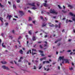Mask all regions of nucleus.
Masks as SVG:
<instances>
[{
  "label": "nucleus",
  "instance_id": "nucleus-56",
  "mask_svg": "<svg viewBox=\"0 0 75 75\" xmlns=\"http://www.w3.org/2000/svg\"><path fill=\"white\" fill-rule=\"evenodd\" d=\"M58 27V25H55V27L56 28H57V27Z\"/></svg>",
  "mask_w": 75,
  "mask_h": 75
},
{
  "label": "nucleus",
  "instance_id": "nucleus-58",
  "mask_svg": "<svg viewBox=\"0 0 75 75\" xmlns=\"http://www.w3.org/2000/svg\"><path fill=\"white\" fill-rule=\"evenodd\" d=\"M45 19L46 20V21H47V20H48V19L46 17L45 18Z\"/></svg>",
  "mask_w": 75,
  "mask_h": 75
},
{
  "label": "nucleus",
  "instance_id": "nucleus-28",
  "mask_svg": "<svg viewBox=\"0 0 75 75\" xmlns=\"http://www.w3.org/2000/svg\"><path fill=\"white\" fill-rule=\"evenodd\" d=\"M72 54L74 55V54H75V52L73 53V52H71L70 53V55H72Z\"/></svg>",
  "mask_w": 75,
  "mask_h": 75
},
{
  "label": "nucleus",
  "instance_id": "nucleus-20",
  "mask_svg": "<svg viewBox=\"0 0 75 75\" xmlns=\"http://www.w3.org/2000/svg\"><path fill=\"white\" fill-rule=\"evenodd\" d=\"M61 23H59V24L58 28H61Z\"/></svg>",
  "mask_w": 75,
  "mask_h": 75
},
{
  "label": "nucleus",
  "instance_id": "nucleus-45",
  "mask_svg": "<svg viewBox=\"0 0 75 75\" xmlns=\"http://www.w3.org/2000/svg\"><path fill=\"white\" fill-rule=\"evenodd\" d=\"M69 69H70V70H72L73 69V68L71 67V68H69Z\"/></svg>",
  "mask_w": 75,
  "mask_h": 75
},
{
  "label": "nucleus",
  "instance_id": "nucleus-22",
  "mask_svg": "<svg viewBox=\"0 0 75 75\" xmlns=\"http://www.w3.org/2000/svg\"><path fill=\"white\" fill-rule=\"evenodd\" d=\"M19 12L20 13L22 14H24V13H23V11H19Z\"/></svg>",
  "mask_w": 75,
  "mask_h": 75
},
{
  "label": "nucleus",
  "instance_id": "nucleus-7",
  "mask_svg": "<svg viewBox=\"0 0 75 75\" xmlns=\"http://www.w3.org/2000/svg\"><path fill=\"white\" fill-rule=\"evenodd\" d=\"M62 38H61L60 39H59L58 40H57L55 42V43H57V42H58V41H61V40H62Z\"/></svg>",
  "mask_w": 75,
  "mask_h": 75
},
{
  "label": "nucleus",
  "instance_id": "nucleus-17",
  "mask_svg": "<svg viewBox=\"0 0 75 75\" xmlns=\"http://www.w3.org/2000/svg\"><path fill=\"white\" fill-rule=\"evenodd\" d=\"M3 18H2L1 17H0V20L1 21L2 23H3Z\"/></svg>",
  "mask_w": 75,
  "mask_h": 75
},
{
  "label": "nucleus",
  "instance_id": "nucleus-23",
  "mask_svg": "<svg viewBox=\"0 0 75 75\" xmlns=\"http://www.w3.org/2000/svg\"><path fill=\"white\" fill-rule=\"evenodd\" d=\"M62 11L63 13H67V11H64L63 10Z\"/></svg>",
  "mask_w": 75,
  "mask_h": 75
},
{
  "label": "nucleus",
  "instance_id": "nucleus-62",
  "mask_svg": "<svg viewBox=\"0 0 75 75\" xmlns=\"http://www.w3.org/2000/svg\"><path fill=\"white\" fill-rule=\"evenodd\" d=\"M73 32H74V33H75V29H73Z\"/></svg>",
  "mask_w": 75,
  "mask_h": 75
},
{
  "label": "nucleus",
  "instance_id": "nucleus-63",
  "mask_svg": "<svg viewBox=\"0 0 75 75\" xmlns=\"http://www.w3.org/2000/svg\"><path fill=\"white\" fill-rule=\"evenodd\" d=\"M15 17H16V18H18V16H14Z\"/></svg>",
  "mask_w": 75,
  "mask_h": 75
},
{
  "label": "nucleus",
  "instance_id": "nucleus-18",
  "mask_svg": "<svg viewBox=\"0 0 75 75\" xmlns=\"http://www.w3.org/2000/svg\"><path fill=\"white\" fill-rule=\"evenodd\" d=\"M28 34H30V35H31V34H32V33H31V30L28 31Z\"/></svg>",
  "mask_w": 75,
  "mask_h": 75
},
{
  "label": "nucleus",
  "instance_id": "nucleus-51",
  "mask_svg": "<svg viewBox=\"0 0 75 75\" xmlns=\"http://www.w3.org/2000/svg\"><path fill=\"white\" fill-rule=\"evenodd\" d=\"M60 44H61V43H59L58 44H57V46H59Z\"/></svg>",
  "mask_w": 75,
  "mask_h": 75
},
{
  "label": "nucleus",
  "instance_id": "nucleus-30",
  "mask_svg": "<svg viewBox=\"0 0 75 75\" xmlns=\"http://www.w3.org/2000/svg\"><path fill=\"white\" fill-rule=\"evenodd\" d=\"M50 27H54V25L53 24H52L51 25H50Z\"/></svg>",
  "mask_w": 75,
  "mask_h": 75
},
{
  "label": "nucleus",
  "instance_id": "nucleus-41",
  "mask_svg": "<svg viewBox=\"0 0 75 75\" xmlns=\"http://www.w3.org/2000/svg\"><path fill=\"white\" fill-rule=\"evenodd\" d=\"M44 47H47V44H45Z\"/></svg>",
  "mask_w": 75,
  "mask_h": 75
},
{
  "label": "nucleus",
  "instance_id": "nucleus-60",
  "mask_svg": "<svg viewBox=\"0 0 75 75\" xmlns=\"http://www.w3.org/2000/svg\"><path fill=\"white\" fill-rule=\"evenodd\" d=\"M47 35H45V38H47Z\"/></svg>",
  "mask_w": 75,
  "mask_h": 75
},
{
  "label": "nucleus",
  "instance_id": "nucleus-2",
  "mask_svg": "<svg viewBox=\"0 0 75 75\" xmlns=\"http://www.w3.org/2000/svg\"><path fill=\"white\" fill-rule=\"evenodd\" d=\"M64 56H62V57H59L58 59V61H59V60H60V61H61V59H62V61H64L65 60V59H64Z\"/></svg>",
  "mask_w": 75,
  "mask_h": 75
},
{
  "label": "nucleus",
  "instance_id": "nucleus-40",
  "mask_svg": "<svg viewBox=\"0 0 75 75\" xmlns=\"http://www.w3.org/2000/svg\"><path fill=\"white\" fill-rule=\"evenodd\" d=\"M33 24H35V21H33Z\"/></svg>",
  "mask_w": 75,
  "mask_h": 75
},
{
  "label": "nucleus",
  "instance_id": "nucleus-5",
  "mask_svg": "<svg viewBox=\"0 0 75 75\" xmlns=\"http://www.w3.org/2000/svg\"><path fill=\"white\" fill-rule=\"evenodd\" d=\"M32 51H33L32 52V54H33V55H35V54H36V53H34L33 52V51H36V50H35V49H32Z\"/></svg>",
  "mask_w": 75,
  "mask_h": 75
},
{
  "label": "nucleus",
  "instance_id": "nucleus-48",
  "mask_svg": "<svg viewBox=\"0 0 75 75\" xmlns=\"http://www.w3.org/2000/svg\"><path fill=\"white\" fill-rule=\"evenodd\" d=\"M34 69H36V67L35 66H34Z\"/></svg>",
  "mask_w": 75,
  "mask_h": 75
},
{
  "label": "nucleus",
  "instance_id": "nucleus-12",
  "mask_svg": "<svg viewBox=\"0 0 75 75\" xmlns=\"http://www.w3.org/2000/svg\"><path fill=\"white\" fill-rule=\"evenodd\" d=\"M32 39L33 40V41H35L36 40V39H35V37L34 36H33Z\"/></svg>",
  "mask_w": 75,
  "mask_h": 75
},
{
  "label": "nucleus",
  "instance_id": "nucleus-61",
  "mask_svg": "<svg viewBox=\"0 0 75 75\" xmlns=\"http://www.w3.org/2000/svg\"><path fill=\"white\" fill-rule=\"evenodd\" d=\"M47 67H48V68H49V67H50V65H47Z\"/></svg>",
  "mask_w": 75,
  "mask_h": 75
},
{
  "label": "nucleus",
  "instance_id": "nucleus-34",
  "mask_svg": "<svg viewBox=\"0 0 75 75\" xmlns=\"http://www.w3.org/2000/svg\"><path fill=\"white\" fill-rule=\"evenodd\" d=\"M32 10H35V9H37V8L35 7H33L32 8Z\"/></svg>",
  "mask_w": 75,
  "mask_h": 75
},
{
  "label": "nucleus",
  "instance_id": "nucleus-26",
  "mask_svg": "<svg viewBox=\"0 0 75 75\" xmlns=\"http://www.w3.org/2000/svg\"><path fill=\"white\" fill-rule=\"evenodd\" d=\"M38 51L39 52H40L41 54L43 53V52L42 51H41V50H38Z\"/></svg>",
  "mask_w": 75,
  "mask_h": 75
},
{
  "label": "nucleus",
  "instance_id": "nucleus-59",
  "mask_svg": "<svg viewBox=\"0 0 75 75\" xmlns=\"http://www.w3.org/2000/svg\"><path fill=\"white\" fill-rule=\"evenodd\" d=\"M58 7H59V8H61V6H60L58 5Z\"/></svg>",
  "mask_w": 75,
  "mask_h": 75
},
{
  "label": "nucleus",
  "instance_id": "nucleus-36",
  "mask_svg": "<svg viewBox=\"0 0 75 75\" xmlns=\"http://www.w3.org/2000/svg\"><path fill=\"white\" fill-rule=\"evenodd\" d=\"M4 35V34L3 33H1V36H2V37H3Z\"/></svg>",
  "mask_w": 75,
  "mask_h": 75
},
{
  "label": "nucleus",
  "instance_id": "nucleus-27",
  "mask_svg": "<svg viewBox=\"0 0 75 75\" xmlns=\"http://www.w3.org/2000/svg\"><path fill=\"white\" fill-rule=\"evenodd\" d=\"M71 18L73 21H75V18L74 17Z\"/></svg>",
  "mask_w": 75,
  "mask_h": 75
},
{
  "label": "nucleus",
  "instance_id": "nucleus-8",
  "mask_svg": "<svg viewBox=\"0 0 75 75\" xmlns=\"http://www.w3.org/2000/svg\"><path fill=\"white\" fill-rule=\"evenodd\" d=\"M69 14L71 16H73V17H75V15L74 14H73L71 12H70Z\"/></svg>",
  "mask_w": 75,
  "mask_h": 75
},
{
  "label": "nucleus",
  "instance_id": "nucleus-14",
  "mask_svg": "<svg viewBox=\"0 0 75 75\" xmlns=\"http://www.w3.org/2000/svg\"><path fill=\"white\" fill-rule=\"evenodd\" d=\"M19 52V53H20V54H23V50H20Z\"/></svg>",
  "mask_w": 75,
  "mask_h": 75
},
{
  "label": "nucleus",
  "instance_id": "nucleus-3",
  "mask_svg": "<svg viewBox=\"0 0 75 75\" xmlns=\"http://www.w3.org/2000/svg\"><path fill=\"white\" fill-rule=\"evenodd\" d=\"M2 68H3L4 69H6V70H9V69L8 68V67H6V66H2Z\"/></svg>",
  "mask_w": 75,
  "mask_h": 75
},
{
  "label": "nucleus",
  "instance_id": "nucleus-29",
  "mask_svg": "<svg viewBox=\"0 0 75 75\" xmlns=\"http://www.w3.org/2000/svg\"><path fill=\"white\" fill-rule=\"evenodd\" d=\"M46 63L47 64H50V62L48 61H46Z\"/></svg>",
  "mask_w": 75,
  "mask_h": 75
},
{
  "label": "nucleus",
  "instance_id": "nucleus-24",
  "mask_svg": "<svg viewBox=\"0 0 75 75\" xmlns=\"http://www.w3.org/2000/svg\"><path fill=\"white\" fill-rule=\"evenodd\" d=\"M0 6L1 7H4V6L2 5L0 3Z\"/></svg>",
  "mask_w": 75,
  "mask_h": 75
},
{
  "label": "nucleus",
  "instance_id": "nucleus-49",
  "mask_svg": "<svg viewBox=\"0 0 75 75\" xmlns=\"http://www.w3.org/2000/svg\"><path fill=\"white\" fill-rule=\"evenodd\" d=\"M5 24L6 25H8V23H6Z\"/></svg>",
  "mask_w": 75,
  "mask_h": 75
},
{
  "label": "nucleus",
  "instance_id": "nucleus-39",
  "mask_svg": "<svg viewBox=\"0 0 75 75\" xmlns=\"http://www.w3.org/2000/svg\"><path fill=\"white\" fill-rule=\"evenodd\" d=\"M17 3H19V2H20V0H18L17 1Z\"/></svg>",
  "mask_w": 75,
  "mask_h": 75
},
{
  "label": "nucleus",
  "instance_id": "nucleus-55",
  "mask_svg": "<svg viewBox=\"0 0 75 75\" xmlns=\"http://www.w3.org/2000/svg\"><path fill=\"white\" fill-rule=\"evenodd\" d=\"M29 52L30 54H31V50H29Z\"/></svg>",
  "mask_w": 75,
  "mask_h": 75
},
{
  "label": "nucleus",
  "instance_id": "nucleus-25",
  "mask_svg": "<svg viewBox=\"0 0 75 75\" xmlns=\"http://www.w3.org/2000/svg\"><path fill=\"white\" fill-rule=\"evenodd\" d=\"M31 20H32V19L31 17H29V21H31Z\"/></svg>",
  "mask_w": 75,
  "mask_h": 75
},
{
  "label": "nucleus",
  "instance_id": "nucleus-32",
  "mask_svg": "<svg viewBox=\"0 0 75 75\" xmlns=\"http://www.w3.org/2000/svg\"><path fill=\"white\" fill-rule=\"evenodd\" d=\"M14 62H15V64H17V65H18H18H19V64H17V62H16V61H14Z\"/></svg>",
  "mask_w": 75,
  "mask_h": 75
},
{
  "label": "nucleus",
  "instance_id": "nucleus-19",
  "mask_svg": "<svg viewBox=\"0 0 75 75\" xmlns=\"http://www.w3.org/2000/svg\"><path fill=\"white\" fill-rule=\"evenodd\" d=\"M43 6H45V7H47V5L46 3H44L43 4Z\"/></svg>",
  "mask_w": 75,
  "mask_h": 75
},
{
  "label": "nucleus",
  "instance_id": "nucleus-38",
  "mask_svg": "<svg viewBox=\"0 0 75 75\" xmlns=\"http://www.w3.org/2000/svg\"><path fill=\"white\" fill-rule=\"evenodd\" d=\"M12 32L13 33V34H14V30H12Z\"/></svg>",
  "mask_w": 75,
  "mask_h": 75
},
{
  "label": "nucleus",
  "instance_id": "nucleus-44",
  "mask_svg": "<svg viewBox=\"0 0 75 75\" xmlns=\"http://www.w3.org/2000/svg\"><path fill=\"white\" fill-rule=\"evenodd\" d=\"M41 56L42 57H44V56H45V55H44V54H41Z\"/></svg>",
  "mask_w": 75,
  "mask_h": 75
},
{
  "label": "nucleus",
  "instance_id": "nucleus-4",
  "mask_svg": "<svg viewBox=\"0 0 75 75\" xmlns=\"http://www.w3.org/2000/svg\"><path fill=\"white\" fill-rule=\"evenodd\" d=\"M28 5L29 6H33V7H35V3H33L32 4H28Z\"/></svg>",
  "mask_w": 75,
  "mask_h": 75
},
{
  "label": "nucleus",
  "instance_id": "nucleus-6",
  "mask_svg": "<svg viewBox=\"0 0 75 75\" xmlns=\"http://www.w3.org/2000/svg\"><path fill=\"white\" fill-rule=\"evenodd\" d=\"M39 69H41V68H42V65L41 64H40V65L39 66Z\"/></svg>",
  "mask_w": 75,
  "mask_h": 75
},
{
  "label": "nucleus",
  "instance_id": "nucleus-53",
  "mask_svg": "<svg viewBox=\"0 0 75 75\" xmlns=\"http://www.w3.org/2000/svg\"><path fill=\"white\" fill-rule=\"evenodd\" d=\"M40 61H42V60H43V59H42V58H41L40 59Z\"/></svg>",
  "mask_w": 75,
  "mask_h": 75
},
{
  "label": "nucleus",
  "instance_id": "nucleus-57",
  "mask_svg": "<svg viewBox=\"0 0 75 75\" xmlns=\"http://www.w3.org/2000/svg\"><path fill=\"white\" fill-rule=\"evenodd\" d=\"M20 38H21V36H19L18 38V40H20Z\"/></svg>",
  "mask_w": 75,
  "mask_h": 75
},
{
  "label": "nucleus",
  "instance_id": "nucleus-64",
  "mask_svg": "<svg viewBox=\"0 0 75 75\" xmlns=\"http://www.w3.org/2000/svg\"><path fill=\"white\" fill-rule=\"evenodd\" d=\"M71 41V39H69V40H68V41H69V42H70V41Z\"/></svg>",
  "mask_w": 75,
  "mask_h": 75
},
{
  "label": "nucleus",
  "instance_id": "nucleus-21",
  "mask_svg": "<svg viewBox=\"0 0 75 75\" xmlns=\"http://www.w3.org/2000/svg\"><path fill=\"white\" fill-rule=\"evenodd\" d=\"M69 61H68V60H66V63H68V64H69Z\"/></svg>",
  "mask_w": 75,
  "mask_h": 75
},
{
  "label": "nucleus",
  "instance_id": "nucleus-35",
  "mask_svg": "<svg viewBox=\"0 0 75 75\" xmlns=\"http://www.w3.org/2000/svg\"><path fill=\"white\" fill-rule=\"evenodd\" d=\"M46 63V61H43V64H45Z\"/></svg>",
  "mask_w": 75,
  "mask_h": 75
},
{
  "label": "nucleus",
  "instance_id": "nucleus-16",
  "mask_svg": "<svg viewBox=\"0 0 75 75\" xmlns=\"http://www.w3.org/2000/svg\"><path fill=\"white\" fill-rule=\"evenodd\" d=\"M1 63L2 64H7V62H3V61H2L1 62Z\"/></svg>",
  "mask_w": 75,
  "mask_h": 75
},
{
  "label": "nucleus",
  "instance_id": "nucleus-31",
  "mask_svg": "<svg viewBox=\"0 0 75 75\" xmlns=\"http://www.w3.org/2000/svg\"><path fill=\"white\" fill-rule=\"evenodd\" d=\"M46 58H47V57H44L42 58V59H43V60L44 59L45 60V59H46Z\"/></svg>",
  "mask_w": 75,
  "mask_h": 75
},
{
  "label": "nucleus",
  "instance_id": "nucleus-10",
  "mask_svg": "<svg viewBox=\"0 0 75 75\" xmlns=\"http://www.w3.org/2000/svg\"><path fill=\"white\" fill-rule=\"evenodd\" d=\"M68 22H72V21H71V20H69V21H68V19L66 20V23H68Z\"/></svg>",
  "mask_w": 75,
  "mask_h": 75
},
{
  "label": "nucleus",
  "instance_id": "nucleus-11",
  "mask_svg": "<svg viewBox=\"0 0 75 75\" xmlns=\"http://www.w3.org/2000/svg\"><path fill=\"white\" fill-rule=\"evenodd\" d=\"M2 47L4 48H6V45H4V43H3L2 44Z\"/></svg>",
  "mask_w": 75,
  "mask_h": 75
},
{
  "label": "nucleus",
  "instance_id": "nucleus-52",
  "mask_svg": "<svg viewBox=\"0 0 75 75\" xmlns=\"http://www.w3.org/2000/svg\"><path fill=\"white\" fill-rule=\"evenodd\" d=\"M28 11L29 13H31V11H30V10H28Z\"/></svg>",
  "mask_w": 75,
  "mask_h": 75
},
{
  "label": "nucleus",
  "instance_id": "nucleus-9",
  "mask_svg": "<svg viewBox=\"0 0 75 75\" xmlns=\"http://www.w3.org/2000/svg\"><path fill=\"white\" fill-rule=\"evenodd\" d=\"M7 17H9V20H10L11 19V17H12V16L11 15H8L7 16Z\"/></svg>",
  "mask_w": 75,
  "mask_h": 75
},
{
  "label": "nucleus",
  "instance_id": "nucleus-37",
  "mask_svg": "<svg viewBox=\"0 0 75 75\" xmlns=\"http://www.w3.org/2000/svg\"><path fill=\"white\" fill-rule=\"evenodd\" d=\"M9 37H10V38L11 40L13 39V37H12V36H9Z\"/></svg>",
  "mask_w": 75,
  "mask_h": 75
},
{
  "label": "nucleus",
  "instance_id": "nucleus-43",
  "mask_svg": "<svg viewBox=\"0 0 75 75\" xmlns=\"http://www.w3.org/2000/svg\"><path fill=\"white\" fill-rule=\"evenodd\" d=\"M21 59H20L18 60V62H21Z\"/></svg>",
  "mask_w": 75,
  "mask_h": 75
},
{
  "label": "nucleus",
  "instance_id": "nucleus-15",
  "mask_svg": "<svg viewBox=\"0 0 75 75\" xmlns=\"http://www.w3.org/2000/svg\"><path fill=\"white\" fill-rule=\"evenodd\" d=\"M68 7H70V9H71L72 8H73V7H74L73 6H72L70 5H69L68 6Z\"/></svg>",
  "mask_w": 75,
  "mask_h": 75
},
{
  "label": "nucleus",
  "instance_id": "nucleus-1",
  "mask_svg": "<svg viewBox=\"0 0 75 75\" xmlns=\"http://www.w3.org/2000/svg\"><path fill=\"white\" fill-rule=\"evenodd\" d=\"M50 13H52L53 14H58V12H55V10L53 9H51L50 10Z\"/></svg>",
  "mask_w": 75,
  "mask_h": 75
},
{
  "label": "nucleus",
  "instance_id": "nucleus-54",
  "mask_svg": "<svg viewBox=\"0 0 75 75\" xmlns=\"http://www.w3.org/2000/svg\"><path fill=\"white\" fill-rule=\"evenodd\" d=\"M26 54H29V50H28V52L26 53Z\"/></svg>",
  "mask_w": 75,
  "mask_h": 75
},
{
  "label": "nucleus",
  "instance_id": "nucleus-46",
  "mask_svg": "<svg viewBox=\"0 0 75 75\" xmlns=\"http://www.w3.org/2000/svg\"><path fill=\"white\" fill-rule=\"evenodd\" d=\"M40 48H42V46L41 45H40Z\"/></svg>",
  "mask_w": 75,
  "mask_h": 75
},
{
  "label": "nucleus",
  "instance_id": "nucleus-50",
  "mask_svg": "<svg viewBox=\"0 0 75 75\" xmlns=\"http://www.w3.org/2000/svg\"><path fill=\"white\" fill-rule=\"evenodd\" d=\"M35 62H36V63H37V62H38V60H35Z\"/></svg>",
  "mask_w": 75,
  "mask_h": 75
},
{
  "label": "nucleus",
  "instance_id": "nucleus-13",
  "mask_svg": "<svg viewBox=\"0 0 75 75\" xmlns=\"http://www.w3.org/2000/svg\"><path fill=\"white\" fill-rule=\"evenodd\" d=\"M46 25H47V24H45V23H43L42 24V27H45Z\"/></svg>",
  "mask_w": 75,
  "mask_h": 75
},
{
  "label": "nucleus",
  "instance_id": "nucleus-33",
  "mask_svg": "<svg viewBox=\"0 0 75 75\" xmlns=\"http://www.w3.org/2000/svg\"><path fill=\"white\" fill-rule=\"evenodd\" d=\"M13 8H16V5H15V4L13 5Z\"/></svg>",
  "mask_w": 75,
  "mask_h": 75
},
{
  "label": "nucleus",
  "instance_id": "nucleus-47",
  "mask_svg": "<svg viewBox=\"0 0 75 75\" xmlns=\"http://www.w3.org/2000/svg\"><path fill=\"white\" fill-rule=\"evenodd\" d=\"M40 18L42 19V20H43V17H42V16H40Z\"/></svg>",
  "mask_w": 75,
  "mask_h": 75
},
{
  "label": "nucleus",
  "instance_id": "nucleus-42",
  "mask_svg": "<svg viewBox=\"0 0 75 75\" xmlns=\"http://www.w3.org/2000/svg\"><path fill=\"white\" fill-rule=\"evenodd\" d=\"M71 50H69L67 51V52H71Z\"/></svg>",
  "mask_w": 75,
  "mask_h": 75
}]
</instances>
